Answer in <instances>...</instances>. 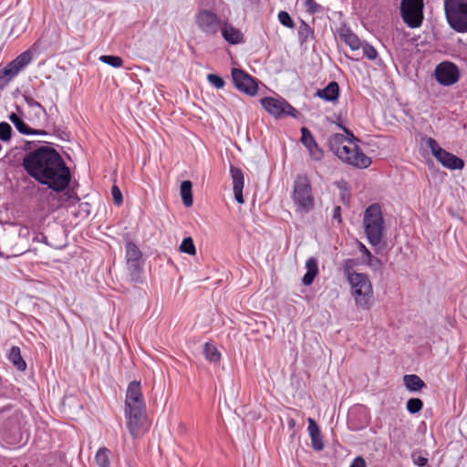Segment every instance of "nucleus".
Instances as JSON below:
<instances>
[{
	"instance_id": "49530a36",
	"label": "nucleus",
	"mask_w": 467,
	"mask_h": 467,
	"mask_svg": "<svg viewBox=\"0 0 467 467\" xmlns=\"http://www.w3.org/2000/svg\"><path fill=\"white\" fill-rule=\"evenodd\" d=\"M413 462L416 465L422 467L427 464L428 459L423 456H418L416 458L413 457Z\"/></svg>"
},
{
	"instance_id": "9b49d317",
	"label": "nucleus",
	"mask_w": 467,
	"mask_h": 467,
	"mask_svg": "<svg viewBox=\"0 0 467 467\" xmlns=\"http://www.w3.org/2000/svg\"><path fill=\"white\" fill-rule=\"evenodd\" d=\"M263 108L275 118L283 115L295 116L296 110L285 99L266 97L261 99Z\"/></svg>"
},
{
	"instance_id": "20e7f679",
	"label": "nucleus",
	"mask_w": 467,
	"mask_h": 467,
	"mask_svg": "<svg viewBox=\"0 0 467 467\" xmlns=\"http://www.w3.org/2000/svg\"><path fill=\"white\" fill-rule=\"evenodd\" d=\"M290 197L296 213H308L314 210L315 196L311 181L306 174H297L295 177Z\"/></svg>"
},
{
	"instance_id": "58836bf2",
	"label": "nucleus",
	"mask_w": 467,
	"mask_h": 467,
	"mask_svg": "<svg viewBox=\"0 0 467 467\" xmlns=\"http://www.w3.org/2000/svg\"><path fill=\"white\" fill-rule=\"evenodd\" d=\"M310 438H311L312 447L315 451H320L324 449L323 439H322V435H321L320 431L317 432V434L311 435Z\"/></svg>"
},
{
	"instance_id": "393cba45",
	"label": "nucleus",
	"mask_w": 467,
	"mask_h": 467,
	"mask_svg": "<svg viewBox=\"0 0 467 467\" xmlns=\"http://www.w3.org/2000/svg\"><path fill=\"white\" fill-rule=\"evenodd\" d=\"M8 360L20 371H25L26 368V363L21 356L20 348L14 346L9 350L7 355Z\"/></svg>"
},
{
	"instance_id": "ea45409f",
	"label": "nucleus",
	"mask_w": 467,
	"mask_h": 467,
	"mask_svg": "<svg viewBox=\"0 0 467 467\" xmlns=\"http://www.w3.org/2000/svg\"><path fill=\"white\" fill-rule=\"evenodd\" d=\"M13 78L5 67L0 69V89H3Z\"/></svg>"
},
{
	"instance_id": "4be33fe9",
	"label": "nucleus",
	"mask_w": 467,
	"mask_h": 467,
	"mask_svg": "<svg viewBox=\"0 0 467 467\" xmlns=\"http://www.w3.org/2000/svg\"><path fill=\"white\" fill-rule=\"evenodd\" d=\"M316 95L326 101L336 102L339 96V86L336 81H331L322 89H317Z\"/></svg>"
},
{
	"instance_id": "f3484780",
	"label": "nucleus",
	"mask_w": 467,
	"mask_h": 467,
	"mask_svg": "<svg viewBox=\"0 0 467 467\" xmlns=\"http://www.w3.org/2000/svg\"><path fill=\"white\" fill-rule=\"evenodd\" d=\"M33 56L30 50H26L17 56L14 60L7 64L5 67L15 78L23 68H25L31 61Z\"/></svg>"
},
{
	"instance_id": "f704fd0d",
	"label": "nucleus",
	"mask_w": 467,
	"mask_h": 467,
	"mask_svg": "<svg viewBox=\"0 0 467 467\" xmlns=\"http://www.w3.org/2000/svg\"><path fill=\"white\" fill-rule=\"evenodd\" d=\"M12 137V128L7 122H0V140L9 141Z\"/></svg>"
},
{
	"instance_id": "5701e85b",
	"label": "nucleus",
	"mask_w": 467,
	"mask_h": 467,
	"mask_svg": "<svg viewBox=\"0 0 467 467\" xmlns=\"http://www.w3.org/2000/svg\"><path fill=\"white\" fill-rule=\"evenodd\" d=\"M306 273L304 275L302 282L305 285H309L318 274L317 260L315 257L308 258L306 262Z\"/></svg>"
},
{
	"instance_id": "6ab92c4d",
	"label": "nucleus",
	"mask_w": 467,
	"mask_h": 467,
	"mask_svg": "<svg viewBox=\"0 0 467 467\" xmlns=\"http://www.w3.org/2000/svg\"><path fill=\"white\" fill-rule=\"evenodd\" d=\"M220 31L223 39L232 45L244 42L243 33L238 28L234 27L233 25L227 22H224L222 25Z\"/></svg>"
},
{
	"instance_id": "2f4dec72",
	"label": "nucleus",
	"mask_w": 467,
	"mask_h": 467,
	"mask_svg": "<svg viewBox=\"0 0 467 467\" xmlns=\"http://www.w3.org/2000/svg\"><path fill=\"white\" fill-rule=\"evenodd\" d=\"M180 251L190 255H194L196 254V248L192 237H186L182 240L180 244Z\"/></svg>"
},
{
	"instance_id": "37998d69",
	"label": "nucleus",
	"mask_w": 467,
	"mask_h": 467,
	"mask_svg": "<svg viewBox=\"0 0 467 467\" xmlns=\"http://www.w3.org/2000/svg\"><path fill=\"white\" fill-rule=\"evenodd\" d=\"M111 194H112L114 203L117 205H120L123 202V199H122L121 192L118 186H116V185L112 186Z\"/></svg>"
},
{
	"instance_id": "3c124183",
	"label": "nucleus",
	"mask_w": 467,
	"mask_h": 467,
	"mask_svg": "<svg viewBox=\"0 0 467 467\" xmlns=\"http://www.w3.org/2000/svg\"><path fill=\"white\" fill-rule=\"evenodd\" d=\"M372 263H373V265H372V266H374V265H378V264H379V263H377L375 260H372Z\"/></svg>"
},
{
	"instance_id": "79ce46f5",
	"label": "nucleus",
	"mask_w": 467,
	"mask_h": 467,
	"mask_svg": "<svg viewBox=\"0 0 467 467\" xmlns=\"http://www.w3.org/2000/svg\"><path fill=\"white\" fill-rule=\"evenodd\" d=\"M359 251L367 257V263L368 265H373L372 260L379 263V260L372 255L370 251L362 244H358Z\"/></svg>"
},
{
	"instance_id": "c85d7f7f",
	"label": "nucleus",
	"mask_w": 467,
	"mask_h": 467,
	"mask_svg": "<svg viewBox=\"0 0 467 467\" xmlns=\"http://www.w3.org/2000/svg\"><path fill=\"white\" fill-rule=\"evenodd\" d=\"M356 305L362 309H369L374 302L373 294H354Z\"/></svg>"
},
{
	"instance_id": "aec40b11",
	"label": "nucleus",
	"mask_w": 467,
	"mask_h": 467,
	"mask_svg": "<svg viewBox=\"0 0 467 467\" xmlns=\"http://www.w3.org/2000/svg\"><path fill=\"white\" fill-rule=\"evenodd\" d=\"M337 33L340 39L345 42L352 51L360 49L362 46L360 39L348 27L346 26H340Z\"/></svg>"
},
{
	"instance_id": "8fccbe9b",
	"label": "nucleus",
	"mask_w": 467,
	"mask_h": 467,
	"mask_svg": "<svg viewBox=\"0 0 467 467\" xmlns=\"http://www.w3.org/2000/svg\"><path fill=\"white\" fill-rule=\"evenodd\" d=\"M287 424L290 430H293L296 427V420L293 418L288 419Z\"/></svg>"
},
{
	"instance_id": "1a4fd4ad",
	"label": "nucleus",
	"mask_w": 467,
	"mask_h": 467,
	"mask_svg": "<svg viewBox=\"0 0 467 467\" xmlns=\"http://www.w3.org/2000/svg\"><path fill=\"white\" fill-rule=\"evenodd\" d=\"M427 145L431 149L432 155L443 167L450 170H461L463 168L464 161L440 147L433 138L428 139Z\"/></svg>"
},
{
	"instance_id": "7c9ffc66",
	"label": "nucleus",
	"mask_w": 467,
	"mask_h": 467,
	"mask_svg": "<svg viewBox=\"0 0 467 467\" xmlns=\"http://www.w3.org/2000/svg\"><path fill=\"white\" fill-rule=\"evenodd\" d=\"M99 59L113 67H121L123 66V59L118 56L102 55Z\"/></svg>"
},
{
	"instance_id": "c03bdc74",
	"label": "nucleus",
	"mask_w": 467,
	"mask_h": 467,
	"mask_svg": "<svg viewBox=\"0 0 467 467\" xmlns=\"http://www.w3.org/2000/svg\"><path fill=\"white\" fill-rule=\"evenodd\" d=\"M307 421H308L309 435L311 436V435L317 434V432H319L320 430H319L318 425L315 421V420H313L312 418H308Z\"/></svg>"
},
{
	"instance_id": "2eb2a0df",
	"label": "nucleus",
	"mask_w": 467,
	"mask_h": 467,
	"mask_svg": "<svg viewBox=\"0 0 467 467\" xmlns=\"http://www.w3.org/2000/svg\"><path fill=\"white\" fill-rule=\"evenodd\" d=\"M230 173L233 180V190L234 199L238 203H244L243 189L244 185V178L242 170L235 166H231Z\"/></svg>"
},
{
	"instance_id": "09e8293b",
	"label": "nucleus",
	"mask_w": 467,
	"mask_h": 467,
	"mask_svg": "<svg viewBox=\"0 0 467 467\" xmlns=\"http://www.w3.org/2000/svg\"><path fill=\"white\" fill-rule=\"evenodd\" d=\"M306 6L312 13H315L317 11L318 5L314 0H306Z\"/></svg>"
},
{
	"instance_id": "a18cd8bd",
	"label": "nucleus",
	"mask_w": 467,
	"mask_h": 467,
	"mask_svg": "<svg viewBox=\"0 0 467 467\" xmlns=\"http://www.w3.org/2000/svg\"><path fill=\"white\" fill-rule=\"evenodd\" d=\"M349 467H366L365 460L362 457L358 456L354 459L353 462Z\"/></svg>"
},
{
	"instance_id": "4c0bfd02",
	"label": "nucleus",
	"mask_w": 467,
	"mask_h": 467,
	"mask_svg": "<svg viewBox=\"0 0 467 467\" xmlns=\"http://www.w3.org/2000/svg\"><path fill=\"white\" fill-rule=\"evenodd\" d=\"M207 80L211 85L218 89L223 88L225 85L223 78L216 74H208Z\"/></svg>"
},
{
	"instance_id": "6e6552de",
	"label": "nucleus",
	"mask_w": 467,
	"mask_h": 467,
	"mask_svg": "<svg viewBox=\"0 0 467 467\" xmlns=\"http://www.w3.org/2000/svg\"><path fill=\"white\" fill-rule=\"evenodd\" d=\"M195 24L199 30L206 36H215L220 31L222 21L212 10L202 9L195 15Z\"/></svg>"
},
{
	"instance_id": "39448f33",
	"label": "nucleus",
	"mask_w": 467,
	"mask_h": 467,
	"mask_svg": "<svg viewBox=\"0 0 467 467\" xmlns=\"http://www.w3.org/2000/svg\"><path fill=\"white\" fill-rule=\"evenodd\" d=\"M363 225L368 243L372 246L379 244L383 237L384 219L379 203H372L365 210Z\"/></svg>"
},
{
	"instance_id": "f8f14e48",
	"label": "nucleus",
	"mask_w": 467,
	"mask_h": 467,
	"mask_svg": "<svg viewBox=\"0 0 467 467\" xmlns=\"http://www.w3.org/2000/svg\"><path fill=\"white\" fill-rule=\"evenodd\" d=\"M435 78L442 86H451L460 78L457 66L451 62H441L435 68Z\"/></svg>"
},
{
	"instance_id": "cd10ccee",
	"label": "nucleus",
	"mask_w": 467,
	"mask_h": 467,
	"mask_svg": "<svg viewBox=\"0 0 467 467\" xmlns=\"http://www.w3.org/2000/svg\"><path fill=\"white\" fill-rule=\"evenodd\" d=\"M109 454L110 451L108 448L102 447L99 449V451L96 453L95 461L99 467H109L110 462H109Z\"/></svg>"
},
{
	"instance_id": "bb28decb",
	"label": "nucleus",
	"mask_w": 467,
	"mask_h": 467,
	"mask_svg": "<svg viewBox=\"0 0 467 467\" xmlns=\"http://www.w3.org/2000/svg\"><path fill=\"white\" fill-rule=\"evenodd\" d=\"M192 184L190 181H183L181 184V195L182 199V202L184 206L191 207L192 205Z\"/></svg>"
},
{
	"instance_id": "4468645a",
	"label": "nucleus",
	"mask_w": 467,
	"mask_h": 467,
	"mask_svg": "<svg viewBox=\"0 0 467 467\" xmlns=\"http://www.w3.org/2000/svg\"><path fill=\"white\" fill-rule=\"evenodd\" d=\"M301 142L307 148L312 159L319 161L323 157V150L318 147L311 131L306 128H301Z\"/></svg>"
},
{
	"instance_id": "e433bc0d",
	"label": "nucleus",
	"mask_w": 467,
	"mask_h": 467,
	"mask_svg": "<svg viewBox=\"0 0 467 467\" xmlns=\"http://www.w3.org/2000/svg\"><path fill=\"white\" fill-rule=\"evenodd\" d=\"M360 48H362L363 56L369 60H374L378 57L377 50L368 43L362 44Z\"/></svg>"
},
{
	"instance_id": "a211bd4d",
	"label": "nucleus",
	"mask_w": 467,
	"mask_h": 467,
	"mask_svg": "<svg viewBox=\"0 0 467 467\" xmlns=\"http://www.w3.org/2000/svg\"><path fill=\"white\" fill-rule=\"evenodd\" d=\"M348 281L354 289L353 292H371L372 290L371 282L366 274H350Z\"/></svg>"
},
{
	"instance_id": "a19ab883",
	"label": "nucleus",
	"mask_w": 467,
	"mask_h": 467,
	"mask_svg": "<svg viewBox=\"0 0 467 467\" xmlns=\"http://www.w3.org/2000/svg\"><path fill=\"white\" fill-rule=\"evenodd\" d=\"M357 262L354 259H346L343 262V270L345 275H347V278L349 277L350 274H356L357 272L354 271V267L356 266Z\"/></svg>"
},
{
	"instance_id": "f257e3e1",
	"label": "nucleus",
	"mask_w": 467,
	"mask_h": 467,
	"mask_svg": "<svg viewBox=\"0 0 467 467\" xmlns=\"http://www.w3.org/2000/svg\"><path fill=\"white\" fill-rule=\"evenodd\" d=\"M22 165L29 176L55 192H62L69 185V169L51 147L41 146L29 151L25 155Z\"/></svg>"
},
{
	"instance_id": "dca6fc26",
	"label": "nucleus",
	"mask_w": 467,
	"mask_h": 467,
	"mask_svg": "<svg viewBox=\"0 0 467 467\" xmlns=\"http://www.w3.org/2000/svg\"><path fill=\"white\" fill-rule=\"evenodd\" d=\"M33 56L30 50H26L17 56L14 60L7 64L5 67L15 78L23 68H25L31 61Z\"/></svg>"
},
{
	"instance_id": "473e14b6",
	"label": "nucleus",
	"mask_w": 467,
	"mask_h": 467,
	"mask_svg": "<svg viewBox=\"0 0 467 467\" xmlns=\"http://www.w3.org/2000/svg\"><path fill=\"white\" fill-rule=\"evenodd\" d=\"M406 408L411 414L420 412L423 408V401L419 398H411L407 401Z\"/></svg>"
},
{
	"instance_id": "de8ad7c7",
	"label": "nucleus",
	"mask_w": 467,
	"mask_h": 467,
	"mask_svg": "<svg viewBox=\"0 0 467 467\" xmlns=\"http://www.w3.org/2000/svg\"><path fill=\"white\" fill-rule=\"evenodd\" d=\"M333 218L337 220L338 223H341V208L340 206H336L333 210Z\"/></svg>"
},
{
	"instance_id": "412c9836",
	"label": "nucleus",
	"mask_w": 467,
	"mask_h": 467,
	"mask_svg": "<svg viewBox=\"0 0 467 467\" xmlns=\"http://www.w3.org/2000/svg\"><path fill=\"white\" fill-rule=\"evenodd\" d=\"M10 121L15 125L16 129L24 135H47L44 130H35L30 128L25 121L16 113L9 115Z\"/></svg>"
},
{
	"instance_id": "72a5a7b5",
	"label": "nucleus",
	"mask_w": 467,
	"mask_h": 467,
	"mask_svg": "<svg viewBox=\"0 0 467 467\" xmlns=\"http://www.w3.org/2000/svg\"><path fill=\"white\" fill-rule=\"evenodd\" d=\"M25 101L26 103L27 104V106L29 108H36L37 110L36 111V117H40L41 115H47V110L46 109L41 105V103H39L38 101H36L35 99H33L32 97H25Z\"/></svg>"
},
{
	"instance_id": "7ed1b4c3",
	"label": "nucleus",
	"mask_w": 467,
	"mask_h": 467,
	"mask_svg": "<svg viewBox=\"0 0 467 467\" xmlns=\"http://www.w3.org/2000/svg\"><path fill=\"white\" fill-rule=\"evenodd\" d=\"M346 134L336 133L328 140L331 151L343 162L358 169L368 168L371 159L358 145V140L352 132L344 129Z\"/></svg>"
},
{
	"instance_id": "a878e982",
	"label": "nucleus",
	"mask_w": 467,
	"mask_h": 467,
	"mask_svg": "<svg viewBox=\"0 0 467 467\" xmlns=\"http://www.w3.org/2000/svg\"><path fill=\"white\" fill-rule=\"evenodd\" d=\"M203 355L211 363H218L221 359V353L213 343L207 342L203 346Z\"/></svg>"
},
{
	"instance_id": "b1692460",
	"label": "nucleus",
	"mask_w": 467,
	"mask_h": 467,
	"mask_svg": "<svg viewBox=\"0 0 467 467\" xmlns=\"http://www.w3.org/2000/svg\"><path fill=\"white\" fill-rule=\"evenodd\" d=\"M403 383L406 389L412 392L420 391L426 387L425 382L415 374L405 375Z\"/></svg>"
},
{
	"instance_id": "423d86ee",
	"label": "nucleus",
	"mask_w": 467,
	"mask_h": 467,
	"mask_svg": "<svg viewBox=\"0 0 467 467\" xmlns=\"http://www.w3.org/2000/svg\"><path fill=\"white\" fill-rule=\"evenodd\" d=\"M445 17L457 33H467V0H443Z\"/></svg>"
},
{
	"instance_id": "9d476101",
	"label": "nucleus",
	"mask_w": 467,
	"mask_h": 467,
	"mask_svg": "<svg viewBox=\"0 0 467 467\" xmlns=\"http://www.w3.org/2000/svg\"><path fill=\"white\" fill-rule=\"evenodd\" d=\"M125 247L128 269L130 272V279L135 283H140L142 282L140 276L142 271L141 252L132 242L127 243Z\"/></svg>"
},
{
	"instance_id": "ddd939ff",
	"label": "nucleus",
	"mask_w": 467,
	"mask_h": 467,
	"mask_svg": "<svg viewBox=\"0 0 467 467\" xmlns=\"http://www.w3.org/2000/svg\"><path fill=\"white\" fill-rule=\"evenodd\" d=\"M232 78L235 87L242 92L254 96L257 93L258 86L250 75L239 68L232 69Z\"/></svg>"
},
{
	"instance_id": "c756f323",
	"label": "nucleus",
	"mask_w": 467,
	"mask_h": 467,
	"mask_svg": "<svg viewBox=\"0 0 467 467\" xmlns=\"http://www.w3.org/2000/svg\"><path fill=\"white\" fill-rule=\"evenodd\" d=\"M298 40L301 43H306L309 37L313 35L311 27L304 21L301 20L297 29Z\"/></svg>"
},
{
	"instance_id": "0eeeda50",
	"label": "nucleus",
	"mask_w": 467,
	"mask_h": 467,
	"mask_svg": "<svg viewBox=\"0 0 467 467\" xmlns=\"http://www.w3.org/2000/svg\"><path fill=\"white\" fill-rule=\"evenodd\" d=\"M423 0H402L400 15L405 24L411 27H419L423 20Z\"/></svg>"
},
{
	"instance_id": "c9c22d12",
	"label": "nucleus",
	"mask_w": 467,
	"mask_h": 467,
	"mask_svg": "<svg viewBox=\"0 0 467 467\" xmlns=\"http://www.w3.org/2000/svg\"><path fill=\"white\" fill-rule=\"evenodd\" d=\"M278 20L279 22L287 28H294L295 23L290 16V15L286 11H280L278 13Z\"/></svg>"
},
{
	"instance_id": "f03ea898",
	"label": "nucleus",
	"mask_w": 467,
	"mask_h": 467,
	"mask_svg": "<svg viewBox=\"0 0 467 467\" xmlns=\"http://www.w3.org/2000/svg\"><path fill=\"white\" fill-rule=\"evenodd\" d=\"M125 416L127 428L134 439L140 437L148 431L146 406L140 381H131L128 386L125 400Z\"/></svg>"
}]
</instances>
